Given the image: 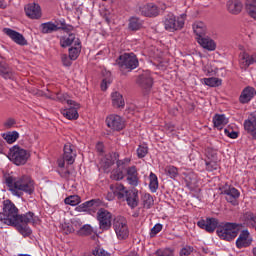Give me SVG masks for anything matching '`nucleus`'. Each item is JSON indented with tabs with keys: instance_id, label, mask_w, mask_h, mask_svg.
Here are the masks:
<instances>
[{
	"instance_id": "obj_17",
	"label": "nucleus",
	"mask_w": 256,
	"mask_h": 256,
	"mask_svg": "<svg viewBox=\"0 0 256 256\" xmlns=\"http://www.w3.org/2000/svg\"><path fill=\"white\" fill-rule=\"evenodd\" d=\"M115 161H119V154L112 152L107 154L105 157H103L100 161L101 167L104 169V171H107L109 167L112 165H115Z\"/></svg>"
},
{
	"instance_id": "obj_5",
	"label": "nucleus",
	"mask_w": 256,
	"mask_h": 256,
	"mask_svg": "<svg viewBox=\"0 0 256 256\" xmlns=\"http://www.w3.org/2000/svg\"><path fill=\"white\" fill-rule=\"evenodd\" d=\"M116 63L121 71H125V69L133 71V69H137V67H139V60H137V56L133 53L120 55Z\"/></svg>"
},
{
	"instance_id": "obj_10",
	"label": "nucleus",
	"mask_w": 256,
	"mask_h": 256,
	"mask_svg": "<svg viewBox=\"0 0 256 256\" xmlns=\"http://www.w3.org/2000/svg\"><path fill=\"white\" fill-rule=\"evenodd\" d=\"M67 105H69L68 108H64L61 110V113L66 119L75 120L79 119V113L77 112V109H79V104H77L73 100H67Z\"/></svg>"
},
{
	"instance_id": "obj_61",
	"label": "nucleus",
	"mask_w": 256,
	"mask_h": 256,
	"mask_svg": "<svg viewBox=\"0 0 256 256\" xmlns=\"http://www.w3.org/2000/svg\"><path fill=\"white\" fill-rule=\"evenodd\" d=\"M225 135H227V137H230V139H237V137H239V134L235 131H229L227 129L224 130Z\"/></svg>"
},
{
	"instance_id": "obj_34",
	"label": "nucleus",
	"mask_w": 256,
	"mask_h": 256,
	"mask_svg": "<svg viewBox=\"0 0 256 256\" xmlns=\"http://www.w3.org/2000/svg\"><path fill=\"white\" fill-rule=\"evenodd\" d=\"M142 14L145 17H157L159 15V8L155 5H147L142 8Z\"/></svg>"
},
{
	"instance_id": "obj_35",
	"label": "nucleus",
	"mask_w": 256,
	"mask_h": 256,
	"mask_svg": "<svg viewBox=\"0 0 256 256\" xmlns=\"http://www.w3.org/2000/svg\"><path fill=\"white\" fill-rule=\"evenodd\" d=\"M0 75L4 79H13V71L5 62H0Z\"/></svg>"
},
{
	"instance_id": "obj_58",
	"label": "nucleus",
	"mask_w": 256,
	"mask_h": 256,
	"mask_svg": "<svg viewBox=\"0 0 256 256\" xmlns=\"http://www.w3.org/2000/svg\"><path fill=\"white\" fill-rule=\"evenodd\" d=\"M72 226H73V228H74V231L76 230V229H81V227H83V222H81V219H79V218H76V219H73L72 220Z\"/></svg>"
},
{
	"instance_id": "obj_7",
	"label": "nucleus",
	"mask_w": 256,
	"mask_h": 256,
	"mask_svg": "<svg viewBox=\"0 0 256 256\" xmlns=\"http://www.w3.org/2000/svg\"><path fill=\"white\" fill-rule=\"evenodd\" d=\"M238 233L239 229L235 223H226L224 226L217 229V235L225 241H233Z\"/></svg>"
},
{
	"instance_id": "obj_22",
	"label": "nucleus",
	"mask_w": 256,
	"mask_h": 256,
	"mask_svg": "<svg viewBox=\"0 0 256 256\" xmlns=\"http://www.w3.org/2000/svg\"><path fill=\"white\" fill-rule=\"evenodd\" d=\"M78 43H81V40L77 38V36L73 33H70L68 36H62L60 38V45L61 47H72L77 45Z\"/></svg>"
},
{
	"instance_id": "obj_41",
	"label": "nucleus",
	"mask_w": 256,
	"mask_h": 256,
	"mask_svg": "<svg viewBox=\"0 0 256 256\" xmlns=\"http://www.w3.org/2000/svg\"><path fill=\"white\" fill-rule=\"evenodd\" d=\"M2 137L6 142H8L10 145L12 143H15L17 139H19V132L17 131H12V132H6L2 134Z\"/></svg>"
},
{
	"instance_id": "obj_59",
	"label": "nucleus",
	"mask_w": 256,
	"mask_h": 256,
	"mask_svg": "<svg viewBox=\"0 0 256 256\" xmlns=\"http://www.w3.org/2000/svg\"><path fill=\"white\" fill-rule=\"evenodd\" d=\"M112 83L111 78H105L102 80L101 83V89L102 91H107V88L109 87V84Z\"/></svg>"
},
{
	"instance_id": "obj_16",
	"label": "nucleus",
	"mask_w": 256,
	"mask_h": 256,
	"mask_svg": "<svg viewBox=\"0 0 256 256\" xmlns=\"http://www.w3.org/2000/svg\"><path fill=\"white\" fill-rule=\"evenodd\" d=\"M200 229H205L208 233H213L217 229V225H219V220L216 218H206L205 220H200L197 223Z\"/></svg>"
},
{
	"instance_id": "obj_36",
	"label": "nucleus",
	"mask_w": 256,
	"mask_h": 256,
	"mask_svg": "<svg viewBox=\"0 0 256 256\" xmlns=\"http://www.w3.org/2000/svg\"><path fill=\"white\" fill-rule=\"evenodd\" d=\"M143 27V21L138 17H131L129 19L128 29L130 31H139Z\"/></svg>"
},
{
	"instance_id": "obj_45",
	"label": "nucleus",
	"mask_w": 256,
	"mask_h": 256,
	"mask_svg": "<svg viewBox=\"0 0 256 256\" xmlns=\"http://www.w3.org/2000/svg\"><path fill=\"white\" fill-rule=\"evenodd\" d=\"M14 227H17L19 233H21V235H23L24 237H29V235L33 233L31 228L28 227L27 224H18V225H14Z\"/></svg>"
},
{
	"instance_id": "obj_51",
	"label": "nucleus",
	"mask_w": 256,
	"mask_h": 256,
	"mask_svg": "<svg viewBox=\"0 0 256 256\" xmlns=\"http://www.w3.org/2000/svg\"><path fill=\"white\" fill-rule=\"evenodd\" d=\"M147 153H149V148H147V146H139L137 149V156L139 157V159H143V157H145L147 155Z\"/></svg>"
},
{
	"instance_id": "obj_21",
	"label": "nucleus",
	"mask_w": 256,
	"mask_h": 256,
	"mask_svg": "<svg viewBox=\"0 0 256 256\" xmlns=\"http://www.w3.org/2000/svg\"><path fill=\"white\" fill-rule=\"evenodd\" d=\"M197 43H199L200 47L203 49H206V51H215L217 49V43H215V40L203 36L202 38H196Z\"/></svg>"
},
{
	"instance_id": "obj_14",
	"label": "nucleus",
	"mask_w": 256,
	"mask_h": 256,
	"mask_svg": "<svg viewBox=\"0 0 256 256\" xmlns=\"http://www.w3.org/2000/svg\"><path fill=\"white\" fill-rule=\"evenodd\" d=\"M126 181L131 187L139 186V172H137V167L131 166L126 169Z\"/></svg>"
},
{
	"instance_id": "obj_55",
	"label": "nucleus",
	"mask_w": 256,
	"mask_h": 256,
	"mask_svg": "<svg viewBox=\"0 0 256 256\" xmlns=\"http://www.w3.org/2000/svg\"><path fill=\"white\" fill-rule=\"evenodd\" d=\"M61 59L64 67H71L73 60H71L70 56H67V54H63L61 56Z\"/></svg>"
},
{
	"instance_id": "obj_57",
	"label": "nucleus",
	"mask_w": 256,
	"mask_h": 256,
	"mask_svg": "<svg viewBox=\"0 0 256 256\" xmlns=\"http://www.w3.org/2000/svg\"><path fill=\"white\" fill-rule=\"evenodd\" d=\"M59 31H64L65 33H71V31H73L74 27L69 25V24H65L62 23L61 26H58Z\"/></svg>"
},
{
	"instance_id": "obj_39",
	"label": "nucleus",
	"mask_w": 256,
	"mask_h": 256,
	"mask_svg": "<svg viewBox=\"0 0 256 256\" xmlns=\"http://www.w3.org/2000/svg\"><path fill=\"white\" fill-rule=\"evenodd\" d=\"M243 221L247 225V227H256V216L252 212H246L243 216Z\"/></svg>"
},
{
	"instance_id": "obj_47",
	"label": "nucleus",
	"mask_w": 256,
	"mask_h": 256,
	"mask_svg": "<svg viewBox=\"0 0 256 256\" xmlns=\"http://www.w3.org/2000/svg\"><path fill=\"white\" fill-rule=\"evenodd\" d=\"M94 200H90V201H86L80 205H78L76 207V211H78V213H83L85 211H89V209H91V206L93 205Z\"/></svg>"
},
{
	"instance_id": "obj_28",
	"label": "nucleus",
	"mask_w": 256,
	"mask_h": 256,
	"mask_svg": "<svg viewBox=\"0 0 256 256\" xmlns=\"http://www.w3.org/2000/svg\"><path fill=\"white\" fill-rule=\"evenodd\" d=\"M110 190L116 194L118 199H125L126 195L129 194V190L123 184L110 185Z\"/></svg>"
},
{
	"instance_id": "obj_43",
	"label": "nucleus",
	"mask_w": 256,
	"mask_h": 256,
	"mask_svg": "<svg viewBox=\"0 0 256 256\" xmlns=\"http://www.w3.org/2000/svg\"><path fill=\"white\" fill-rule=\"evenodd\" d=\"M64 203L66 205H70L71 207H77L79 203H81V197L79 195H71L64 199Z\"/></svg>"
},
{
	"instance_id": "obj_54",
	"label": "nucleus",
	"mask_w": 256,
	"mask_h": 256,
	"mask_svg": "<svg viewBox=\"0 0 256 256\" xmlns=\"http://www.w3.org/2000/svg\"><path fill=\"white\" fill-rule=\"evenodd\" d=\"M94 255L97 256H111V253L107 252L105 249L98 247L93 251Z\"/></svg>"
},
{
	"instance_id": "obj_19",
	"label": "nucleus",
	"mask_w": 256,
	"mask_h": 256,
	"mask_svg": "<svg viewBox=\"0 0 256 256\" xmlns=\"http://www.w3.org/2000/svg\"><path fill=\"white\" fill-rule=\"evenodd\" d=\"M244 129L256 141V113L253 114L251 119L244 121Z\"/></svg>"
},
{
	"instance_id": "obj_53",
	"label": "nucleus",
	"mask_w": 256,
	"mask_h": 256,
	"mask_svg": "<svg viewBox=\"0 0 256 256\" xmlns=\"http://www.w3.org/2000/svg\"><path fill=\"white\" fill-rule=\"evenodd\" d=\"M50 99H54L55 101H60V103H64V101H69L67 99V94L58 93L55 96L50 97Z\"/></svg>"
},
{
	"instance_id": "obj_27",
	"label": "nucleus",
	"mask_w": 256,
	"mask_h": 256,
	"mask_svg": "<svg viewBox=\"0 0 256 256\" xmlns=\"http://www.w3.org/2000/svg\"><path fill=\"white\" fill-rule=\"evenodd\" d=\"M227 10L232 15H239L243 11V3L239 0H229L227 2Z\"/></svg>"
},
{
	"instance_id": "obj_52",
	"label": "nucleus",
	"mask_w": 256,
	"mask_h": 256,
	"mask_svg": "<svg viewBox=\"0 0 256 256\" xmlns=\"http://www.w3.org/2000/svg\"><path fill=\"white\" fill-rule=\"evenodd\" d=\"M62 230L66 235H69L70 233H75V228L72 226V224H62Z\"/></svg>"
},
{
	"instance_id": "obj_44",
	"label": "nucleus",
	"mask_w": 256,
	"mask_h": 256,
	"mask_svg": "<svg viewBox=\"0 0 256 256\" xmlns=\"http://www.w3.org/2000/svg\"><path fill=\"white\" fill-rule=\"evenodd\" d=\"M155 203V200H153V196L151 194H144L142 196V205L144 209H151Z\"/></svg>"
},
{
	"instance_id": "obj_9",
	"label": "nucleus",
	"mask_w": 256,
	"mask_h": 256,
	"mask_svg": "<svg viewBox=\"0 0 256 256\" xmlns=\"http://www.w3.org/2000/svg\"><path fill=\"white\" fill-rule=\"evenodd\" d=\"M106 125L114 131H121L125 127V121L120 115L111 114L106 118Z\"/></svg>"
},
{
	"instance_id": "obj_23",
	"label": "nucleus",
	"mask_w": 256,
	"mask_h": 256,
	"mask_svg": "<svg viewBox=\"0 0 256 256\" xmlns=\"http://www.w3.org/2000/svg\"><path fill=\"white\" fill-rule=\"evenodd\" d=\"M125 199L127 205H129L131 209H135V207L139 205V191H137V189L129 190Z\"/></svg>"
},
{
	"instance_id": "obj_6",
	"label": "nucleus",
	"mask_w": 256,
	"mask_h": 256,
	"mask_svg": "<svg viewBox=\"0 0 256 256\" xmlns=\"http://www.w3.org/2000/svg\"><path fill=\"white\" fill-rule=\"evenodd\" d=\"M113 229L119 241H125V239L129 237V226L127 225V220L124 217L115 218Z\"/></svg>"
},
{
	"instance_id": "obj_30",
	"label": "nucleus",
	"mask_w": 256,
	"mask_h": 256,
	"mask_svg": "<svg viewBox=\"0 0 256 256\" xmlns=\"http://www.w3.org/2000/svg\"><path fill=\"white\" fill-rule=\"evenodd\" d=\"M227 123H229V119L224 114H216L213 117V124L216 129H223Z\"/></svg>"
},
{
	"instance_id": "obj_32",
	"label": "nucleus",
	"mask_w": 256,
	"mask_h": 256,
	"mask_svg": "<svg viewBox=\"0 0 256 256\" xmlns=\"http://www.w3.org/2000/svg\"><path fill=\"white\" fill-rule=\"evenodd\" d=\"M112 97V105L116 107V109H121V107H125V100L123 99V95L119 92H113L111 94Z\"/></svg>"
},
{
	"instance_id": "obj_29",
	"label": "nucleus",
	"mask_w": 256,
	"mask_h": 256,
	"mask_svg": "<svg viewBox=\"0 0 256 256\" xmlns=\"http://www.w3.org/2000/svg\"><path fill=\"white\" fill-rule=\"evenodd\" d=\"M17 225L22 224V225H27L28 223H36L37 222V217L33 212H27L26 214L19 215L17 217Z\"/></svg>"
},
{
	"instance_id": "obj_2",
	"label": "nucleus",
	"mask_w": 256,
	"mask_h": 256,
	"mask_svg": "<svg viewBox=\"0 0 256 256\" xmlns=\"http://www.w3.org/2000/svg\"><path fill=\"white\" fill-rule=\"evenodd\" d=\"M17 217H19V209L11 202V200H4L3 211L0 213V221L4 225H17Z\"/></svg>"
},
{
	"instance_id": "obj_11",
	"label": "nucleus",
	"mask_w": 256,
	"mask_h": 256,
	"mask_svg": "<svg viewBox=\"0 0 256 256\" xmlns=\"http://www.w3.org/2000/svg\"><path fill=\"white\" fill-rule=\"evenodd\" d=\"M220 190L222 195H226V201H228V203H232V205H235V202L237 201V199H239V196L241 195L239 193V190L229 185L223 186L222 188H220Z\"/></svg>"
},
{
	"instance_id": "obj_60",
	"label": "nucleus",
	"mask_w": 256,
	"mask_h": 256,
	"mask_svg": "<svg viewBox=\"0 0 256 256\" xmlns=\"http://www.w3.org/2000/svg\"><path fill=\"white\" fill-rule=\"evenodd\" d=\"M192 252H193V248L191 246H186L181 249L180 255H191Z\"/></svg>"
},
{
	"instance_id": "obj_42",
	"label": "nucleus",
	"mask_w": 256,
	"mask_h": 256,
	"mask_svg": "<svg viewBox=\"0 0 256 256\" xmlns=\"http://www.w3.org/2000/svg\"><path fill=\"white\" fill-rule=\"evenodd\" d=\"M203 83L206 84L208 87H221L223 80L215 77L204 78Z\"/></svg>"
},
{
	"instance_id": "obj_64",
	"label": "nucleus",
	"mask_w": 256,
	"mask_h": 256,
	"mask_svg": "<svg viewBox=\"0 0 256 256\" xmlns=\"http://www.w3.org/2000/svg\"><path fill=\"white\" fill-rule=\"evenodd\" d=\"M104 149H105V147L103 146V143H102V142H98V143L96 144V151H97L98 153H103Z\"/></svg>"
},
{
	"instance_id": "obj_49",
	"label": "nucleus",
	"mask_w": 256,
	"mask_h": 256,
	"mask_svg": "<svg viewBox=\"0 0 256 256\" xmlns=\"http://www.w3.org/2000/svg\"><path fill=\"white\" fill-rule=\"evenodd\" d=\"M166 173L170 179H175L177 175H179V171L175 166H168L166 167Z\"/></svg>"
},
{
	"instance_id": "obj_48",
	"label": "nucleus",
	"mask_w": 256,
	"mask_h": 256,
	"mask_svg": "<svg viewBox=\"0 0 256 256\" xmlns=\"http://www.w3.org/2000/svg\"><path fill=\"white\" fill-rule=\"evenodd\" d=\"M206 171H219V163L217 160H206Z\"/></svg>"
},
{
	"instance_id": "obj_50",
	"label": "nucleus",
	"mask_w": 256,
	"mask_h": 256,
	"mask_svg": "<svg viewBox=\"0 0 256 256\" xmlns=\"http://www.w3.org/2000/svg\"><path fill=\"white\" fill-rule=\"evenodd\" d=\"M206 157H207L208 161H217V150L208 148L206 150Z\"/></svg>"
},
{
	"instance_id": "obj_63",
	"label": "nucleus",
	"mask_w": 256,
	"mask_h": 256,
	"mask_svg": "<svg viewBox=\"0 0 256 256\" xmlns=\"http://www.w3.org/2000/svg\"><path fill=\"white\" fill-rule=\"evenodd\" d=\"M13 125H15V120L13 118H9L5 123L4 126L7 129H11V127H13Z\"/></svg>"
},
{
	"instance_id": "obj_31",
	"label": "nucleus",
	"mask_w": 256,
	"mask_h": 256,
	"mask_svg": "<svg viewBox=\"0 0 256 256\" xmlns=\"http://www.w3.org/2000/svg\"><path fill=\"white\" fill-rule=\"evenodd\" d=\"M193 31L197 36L196 39H201L202 37H205V33H207V27L203 22H196L193 24Z\"/></svg>"
},
{
	"instance_id": "obj_25",
	"label": "nucleus",
	"mask_w": 256,
	"mask_h": 256,
	"mask_svg": "<svg viewBox=\"0 0 256 256\" xmlns=\"http://www.w3.org/2000/svg\"><path fill=\"white\" fill-rule=\"evenodd\" d=\"M137 83L142 87V89H151V87H153V78L151 77L149 71L141 74Z\"/></svg>"
},
{
	"instance_id": "obj_56",
	"label": "nucleus",
	"mask_w": 256,
	"mask_h": 256,
	"mask_svg": "<svg viewBox=\"0 0 256 256\" xmlns=\"http://www.w3.org/2000/svg\"><path fill=\"white\" fill-rule=\"evenodd\" d=\"M163 229V225L161 224H156L150 232V236L151 237H155V235H157V233H161V230Z\"/></svg>"
},
{
	"instance_id": "obj_37",
	"label": "nucleus",
	"mask_w": 256,
	"mask_h": 256,
	"mask_svg": "<svg viewBox=\"0 0 256 256\" xmlns=\"http://www.w3.org/2000/svg\"><path fill=\"white\" fill-rule=\"evenodd\" d=\"M149 189L151 193H157V189H159V178L153 172L149 175Z\"/></svg>"
},
{
	"instance_id": "obj_20",
	"label": "nucleus",
	"mask_w": 256,
	"mask_h": 256,
	"mask_svg": "<svg viewBox=\"0 0 256 256\" xmlns=\"http://www.w3.org/2000/svg\"><path fill=\"white\" fill-rule=\"evenodd\" d=\"M251 245V235L249 230H243L236 240V247L243 249V247H249Z\"/></svg>"
},
{
	"instance_id": "obj_15",
	"label": "nucleus",
	"mask_w": 256,
	"mask_h": 256,
	"mask_svg": "<svg viewBox=\"0 0 256 256\" xmlns=\"http://www.w3.org/2000/svg\"><path fill=\"white\" fill-rule=\"evenodd\" d=\"M3 32L5 33V35L9 36L10 39H12L17 45H27V39H25V36H23V34L10 28H4Z\"/></svg>"
},
{
	"instance_id": "obj_46",
	"label": "nucleus",
	"mask_w": 256,
	"mask_h": 256,
	"mask_svg": "<svg viewBox=\"0 0 256 256\" xmlns=\"http://www.w3.org/2000/svg\"><path fill=\"white\" fill-rule=\"evenodd\" d=\"M93 227H91V225L86 224L83 225L80 230H78V235H81L83 237H87L89 235H93Z\"/></svg>"
},
{
	"instance_id": "obj_1",
	"label": "nucleus",
	"mask_w": 256,
	"mask_h": 256,
	"mask_svg": "<svg viewBox=\"0 0 256 256\" xmlns=\"http://www.w3.org/2000/svg\"><path fill=\"white\" fill-rule=\"evenodd\" d=\"M5 183L8 191L15 197H21L23 193L32 195L35 192V182L29 176H5Z\"/></svg>"
},
{
	"instance_id": "obj_26",
	"label": "nucleus",
	"mask_w": 256,
	"mask_h": 256,
	"mask_svg": "<svg viewBox=\"0 0 256 256\" xmlns=\"http://www.w3.org/2000/svg\"><path fill=\"white\" fill-rule=\"evenodd\" d=\"M75 157H77V154L73 151V147L71 144H66L64 146V154L63 159L68 163V165H73L75 163Z\"/></svg>"
},
{
	"instance_id": "obj_62",
	"label": "nucleus",
	"mask_w": 256,
	"mask_h": 256,
	"mask_svg": "<svg viewBox=\"0 0 256 256\" xmlns=\"http://www.w3.org/2000/svg\"><path fill=\"white\" fill-rule=\"evenodd\" d=\"M203 71L206 73V75H213V73H215V70H213L209 64L203 67Z\"/></svg>"
},
{
	"instance_id": "obj_24",
	"label": "nucleus",
	"mask_w": 256,
	"mask_h": 256,
	"mask_svg": "<svg viewBox=\"0 0 256 256\" xmlns=\"http://www.w3.org/2000/svg\"><path fill=\"white\" fill-rule=\"evenodd\" d=\"M254 95H255V88L251 86H247L242 90L239 97V101L240 103H242V105H245L249 103L251 99H253Z\"/></svg>"
},
{
	"instance_id": "obj_12",
	"label": "nucleus",
	"mask_w": 256,
	"mask_h": 256,
	"mask_svg": "<svg viewBox=\"0 0 256 256\" xmlns=\"http://www.w3.org/2000/svg\"><path fill=\"white\" fill-rule=\"evenodd\" d=\"M130 159H124V160H118L117 161V169L113 170L111 172V179L114 181H121L125 179V173L123 172V169H125V163H130Z\"/></svg>"
},
{
	"instance_id": "obj_33",
	"label": "nucleus",
	"mask_w": 256,
	"mask_h": 256,
	"mask_svg": "<svg viewBox=\"0 0 256 256\" xmlns=\"http://www.w3.org/2000/svg\"><path fill=\"white\" fill-rule=\"evenodd\" d=\"M41 33L49 34L55 33V31H59V26L53 22H46L40 25Z\"/></svg>"
},
{
	"instance_id": "obj_8",
	"label": "nucleus",
	"mask_w": 256,
	"mask_h": 256,
	"mask_svg": "<svg viewBox=\"0 0 256 256\" xmlns=\"http://www.w3.org/2000/svg\"><path fill=\"white\" fill-rule=\"evenodd\" d=\"M97 219L99 221V227L102 231H109L113 222V214L105 208H101L97 212Z\"/></svg>"
},
{
	"instance_id": "obj_38",
	"label": "nucleus",
	"mask_w": 256,
	"mask_h": 256,
	"mask_svg": "<svg viewBox=\"0 0 256 256\" xmlns=\"http://www.w3.org/2000/svg\"><path fill=\"white\" fill-rule=\"evenodd\" d=\"M245 9L246 13L256 20V0H246Z\"/></svg>"
},
{
	"instance_id": "obj_40",
	"label": "nucleus",
	"mask_w": 256,
	"mask_h": 256,
	"mask_svg": "<svg viewBox=\"0 0 256 256\" xmlns=\"http://www.w3.org/2000/svg\"><path fill=\"white\" fill-rule=\"evenodd\" d=\"M80 54H81V42H78V44H75L74 46H71V48H69V56L72 61H76V59H78Z\"/></svg>"
},
{
	"instance_id": "obj_13",
	"label": "nucleus",
	"mask_w": 256,
	"mask_h": 256,
	"mask_svg": "<svg viewBox=\"0 0 256 256\" xmlns=\"http://www.w3.org/2000/svg\"><path fill=\"white\" fill-rule=\"evenodd\" d=\"M254 63H256V54H249L247 52L240 53L239 65L241 69L246 71V69H249Z\"/></svg>"
},
{
	"instance_id": "obj_18",
	"label": "nucleus",
	"mask_w": 256,
	"mask_h": 256,
	"mask_svg": "<svg viewBox=\"0 0 256 256\" xmlns=\"http://www.w3.org/2000/svg\"><path fill=\"white\" fill-rule=\"evenodd\" d=\"M25 13L30 19H41V6L36 3L28 4Z\"/></svg>"
},
{
	"instance_id": "obj_3",
	"label": "nucleus",
	"mask_w": 256,
	"mask_h": 256,
	"mask_svg": "<svg viewBox=\"0 0 256 256\" xmlns=\"http://www.w3.org/2000/svg\"><path fill=\"white\" fill-rule=\"evenodd\" d=\"M164 29L169 33H175V31H181V28L185 25V15L176 16L173 13H168L164 16L162 21Z\"/></svg>"
},
{
	"instance_id": "obj_4",
	"label": "nucleus",
	"mask_w": 256,
	"mask_h": 256,
	"mask_svg": "<svg viewBox=\"0 0 256 256\" xmlns=\"http://www.w3.org/2000/svg\"><path fill=\"white\" fill-rule=\"evenodd\" d=\"M30 157L27 150L15 145L10 148L8 153V159L14 163V165H25Z\"/></svg>"
}]
</instances>
